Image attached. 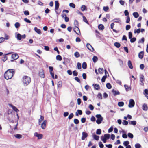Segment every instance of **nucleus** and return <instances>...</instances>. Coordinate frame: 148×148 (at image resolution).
<instances>
[{
    "label": "nucleus",
    "instance_id": "a18cd8bd",
    "mask_svg": "<svg viewBox=\"0 0 148 148\" xmlns=\"http://www.w3.org/2000/svg\"><path fill=\"white\" fill-rule=\"evenodd\" d=\"M140 81H144V76L143 75H141L140 76Z\"/></svg>",
    "mask_w": 148,
    "mask_h": 148
},
{
    "label": "nucleus",
    "instance_id": "7ed1b4c3",
    "mask_svg": "<svg viewBox=\"0 0 148 148\" xmlns=\"http://www.w3.org/2000/svg\"><path fill=\"white\" fill-rule=\"evenodd\" d=\"M110 137V134H105L104 136H101V140L103 141L104 143H105L106 142L107 140L109 139Z\"/></svg>",
    "mask_w": 148,
    "mask_h": 148
},
{
    "label": "nucleus",
    "instance_id": "864d4df0",
    "mask_svg": "<svg viewBox=\"0 0 148 148\" xmlns=\"http://www.w3.org/2000/svg\"><path fill=\"white\" fill-rule=\"evenodd\" d=\"M140 32V29L139 28L137 30H135L134 31V33H139Z\"/></svg>",
    "mask_w": 148,
    "mask_h": 148
},
{
    "label": "nucleus",
    "instance_id": "9b49d317",
    "mask_svg": "<svg viewBox=\"0 0 148 148\" xmlns=\"http://www.w3.org/2000/svg\"><path fill=\"white\" fill-rule=\"evenodd\" d=\"M12 58L14 60H16L19 58L18 55L17 53L12 54L11 56Z\"/></svg>",
    "mask_w": 148,
    "mask_h": 148
},
{
    "label": "nucleus",
    "instance_id": "6e6552de",
    "mask_svg": "<svg viewBox=\"0 0 148 148\" xmlns=\"http://www.w3.org/2000/svg\"><path fill=\"white\" fill-rule=\"evenodd\" d=\"M86 47L87 48L91 51L93 52V51L94 50V48L90 44H87Z\"/></svg>",
    "mask_w": 148,
    "mask_h": 148
},
{
    "label": "nucleus",
    "instance_id": "e2e57ef3",
    "mask_svg": "<svg viewBox=\"0 0 148 148\" xmlns=\"http://www.w3.org/2000/svg\"><path fill=\"white\" fill-rule=\"evenodd\" d=\"M144 41V38L143 37L142 38L141 40L138 41V43H143Z\"/></svg>",
    "mask_w": 148,
    "mask_h": 148
},
{
    "label": "nucleus",
    "instance_id": "f3484780",
    "mask_svg": "<svg viewBox=\"0 0 148 148\" xmlns=\"http://www.w3.org/2000/svg\"><path fill=\"white\" fill-rule=\"evenodd\" d=\"M144 51H142L140 52L138 54V57L140 59H142L144 56Z\"/></svg>",
    "mask_w": 148,
    "mask_h": 148
},
{
    "label": "nucleus",
    "instance_id": "37998d69",
    "mask_svg": "<svg viewBox=\"0 0 148 148\" xmlns=\"http://www.w3.org/2000/svg\"><path fill=\"white\" fill-rule=\"evenodd\" d=\"M75 56L77 58H78L80 56V54L78 52H76L74 53Z\"/></svg>",
    "mask_w": 148,
    "mask_h": 148
},
{
    "label": "nucleus",
    "instance_id": "b1692460",
    "mask_svg": "<svg viewBox=\"0 0 148 148\" xmlns=\"http://www.w3.org/2000/svg\"><path fill=\"white\" fill-rule=\"evenodd\" d=\"M93 86L95 88L96 90H98L100 89V86L99 84H93Z\"/></svg>",
    "mask_w": 148,
    "mask_h": 148
},
{
    "label": "nucleus",
    "instance_id": "ddd939ff",
    "mask_svg": "<svg viewBox=\"0 0 148 148\" xmlns=\"http://www.w3.org/2000/svg\"><path fill=\"white\" fill-rule=\"evenodd\" d=\"M34 30L38 34H41L42 33L40 29H38L36 27H35L34 28Z\"/></svg>",
    "mask_w": 148,
    "mask_h": 148
},
{
    "label": "nucleus",
    "instance_id": "774afa93",
    "mask_svg": "<svg viewBox=\"0 0 148 148\" xmlns=\"http://www.w3.org/2000/svg\"><path fill=\"white\" fill-rule=\"evenodd\" d=\"M108 148H112V145L110 144L108 145L106 144L105 145Z\"/></svg>",
    "mask_w": 148,
    "mask_h": 148
},
{
    "label": "nucleus",
    "instance_id": "3c124183",
    "mask_svg": "<svg viewBox=\"0 0 148 148\" xmlns=\"http://www.w3.org/2000/svg\"><path fill=\"white\" fill-rule=\"evenodd\" d=\"M141 147V145L139 143H136L135 145V148H140Z\"/></svg>",
    "mask_w": 148,
    "mask_h": 148
},
{
    "label": "nucleus",
    "instance_id": "1a4fd4ad",
    "mask_svg": "<svg viewBox=\"0 0 148 148\" xmlns=\"http://www.w3.org/2000/svg\"><path fill=\"white\" fill-rule=\"evenodd\" d=\"M112 21H113L115 23H119V24H121V22L120 19L119 18H115L114 19L112 20Z\"/></svg>",
    "mask_w": 148,
    "mask_h": 148
},
{
    "label": "nucleus",
    "instance_id": "72a5a7b5",
    "mask_svg": "<svg viewBox=\"0 0 148 148\" xmlns=\"http://www.w3.org/2000/svg\"><path fill=\"white\" fill-rule=\"evenodd\" d=\"M56 59L57 60L61 61L62 60V58L60 55H58L56 56Z\"/></svg>",
    "mask_w": 148,
    "mask_h": 148
},
{
    "label": "nucleus",
    "instance_id": "c85d7f7f",
    "mask_svg": "<svg viewBox=\"0 0 148 148\" xmlns=\"http://www.w3.org/2000/svg\"><path fill=\"white\" fill-rule=\"evenodd\" d=\"M62 83L61 82L59 81L58 82L57 84V87L58 88H60L62 87Z\"/></svg>",
    "mask_w": 148,
    "mask_h": 148
},
{
    "label": "nucleus",
    "instance_id": "c03bdc74",
    "mask_svg": "<svg viewBox=\"0 0 148 148\" xmlns=\"http://www.w3.org/2000/svg\"><path fill=\"white\" fill-rule=\"evenodd\" d=\"M106 86L107 88L109 89H110L112 88V86L109 83H108L106 84Z\"/></svg>",
    "mask_w": 148,
    "mask_h": 148
},
{
    "label": "nucleus",
    "instance_id": "f8f14e48",
    "mask_svg": "<svg viewBox=\"0 0 148 148\" xmlns=\"http://www.w3.org/2000/svg\"><path fill=\"white\" fill-rule=\"evenodd\" d=\"M62 16L63 18H64L66 22H68L69 21V18L68 17H67L66 15L65 14H63L62 15Z\"/></svg>",
    "mask_w": 148,
    "mask_h": 148
},
{
    "label": "nucleus",
    "instance_id": "4c0bfd02",
    "mask_svg": "<svg viewBox=\"0 0 148 148\" xmlns=\"http://www.w3.org/2000/svg\"><path fill=\"white\" fill-rule=\"evenodd\" d=\"M82 17H83V21L84 22L86 23H87V24H89V23H88V21L87 19H86V18L84 16H83Z\"/></svg>",
    "mask_w": 148,
    "mask_h": 148
},
{
    "label": "nucleus",
    "instance_id": "5701e85b",
    "mask_svg": "<svg viewBox=\"0 0 148 148\" xmlns=\"http://www.w3.org/2000/svg\"><path fill=\"white\" fill-rule=\"evenodd\" d=\"M11 106L12 107L13 110L15 111L17 113L18 112H19V110L18 109H17L16 107L13 106L12 105H11Z\"/></svg>",
    "mask_w": 148,
    "mask_h": 148
},
{
    "label": "nucleus",
    "instance_id": "423d86ee",
    "mask_svg": "<svg viewBox=\"0 0 148 148\" xmlns=\"http://www.w3.org/2000/svg\"><path fill=\"white\" fill-rule=\"evenodd\" d=\"M47 121L46 120H44L43 123L41 124V127L42 129L44 130L45 129L47 124Z\"/></svg>",
    "mask_w": 148,
    "mask_h": 148
},
{
    "label": "nucleus",
    "instance_id": "0eeeda50",
    "mask_svg": "<svg viewBox=\"0 0 148 148\" xmlns=\"http://www.w3.org/2000/svg\"><path fill=\"white\" fill-rule=\"evenodd\" d=\"M74 31L77 34L79 35L80 34V30L77 26H75L74 28Z\"/></svg>",
    "mask_w": 148,
    "mask_h": 148
},
{
    "label": "nucleus",
    "instance_id": "e433bc0d",
    "mask_svg": "<svg viewBox=\"0 0 148 148\" xmlns=\"http://www.w3.org/2000/svg\"><path fill=\"white\" fill-rule=\"evenodd\" d=\"M107 77V76L105 75L103 76L101 79V82H105V80Z\"/></svg>",
    "mask_w": 148,
    "mask_h": 148
},
{
    "label": "nucleus",
    "instance_id": "58836bf2",
    "mask_svg": "<svg viewBox=\"0 0 148 148\" xmlns=\"http://www.w3.org/2000/svg\"><path fill=\"white\" fill-rule=\"evenodd\" d=\"M69 6L70 7L74 8L75 7V5L73 3H71L69 4Z\"/></svg>",
    "mask_w": 148,
    "mask_h": 148
},
{
    "label": "nucleus",
    "instance_id": "20e7f679",
    "mask_svg": "<svg viewBox=\"0 0 148 148\" xmlns=\"http://www.w3.org/2000/svg\"><path fill=\"white\" fill-rule=\"evenodd\" d=\"M135 102L133 99H131L130 100L128 106L130 108H132L134 106Z\"/></svg>",
    "mask_w": 148,
    "mask_h": 148
},
{
    "label": "nucleus",
    "instance_id": "bf43d9fd",
    "mask_svg": "<svg viewBox=\"0 0 148 148\" xmlns=\"http://www.w3.org/2000/svg\"><path fill=\"white\" fill-rule=\"evenodd\" d=\"M124 14L126 16H129V13L128 11L127 10H125L124 12Z\"/></svg>",
    "mask_w": 148,
    "mask_h": 148
},
{
    "label": "nucleus",
    "instance_id": "79ce46f5",
    "mask_svg": "<svg viewBox=\"0 0 148 148\" xmlns=\"http://www.w3.org/2000/svg\"><path fill=\"white\" fill-rule=\"evenodd\" d=\"M130 143V142L128 141H125L123 142V144L125 146H126Z\"/></svg>",
    "mask_w": 148,
    "mask_h": 148
},
{
    "label": "nucleus",
    "instance_id": "c756f323",
    "mask_svg": "<svg viewBox=\"0 0 148 148\" xmlns=\"http://www.w3.org/2000/svg\"><path fill=\"white\" fill-rule=\"evenodd\" d=\"M136 124V122L135 121H131L129 122V124L135 125Z\"/></svg>",
    "mask_w": 148,
    "mask_h": 148
},
{
    "label": "nucleus",
    "instance_id": "338daca9",
    "mask_svg": "<svg viewBox=\"0 0 148 148\" xmlns=\"http://www.w3.org/2000/svg\"><path fill=\"white\" fill-rule=\"evenodd\" d=\"M86 8V7L84 5H82L81 8V10L83 11H84L85 10Z\"/></svg>",
    "mask_w": 148,
    "mask_h": 148
},
{
    "label": "nucleus",
    "instance_id": "c9c22d12",
    "mask_svg": "<svg viewBox=\"0 0 148 148\" xmlns=\"http://www.w3.org/2000/svg\"><path fill=\"white\" fill-rule=\"evenodd\" d=\"M99 73L101 74H102L103 73V69L102 68H100L98 69Z\"/></svg>",
    "mask_w": 148,
    "mask_h": 148
},
{
    "label": "nucleus",
    "instance_id": "2f4dec72",
    "mask_svg": "<svg viewBox=\"0 0 148 148\" xmlns=\"http://www.w3.org/2000/svg\"><path fill=\"white\" fill-rule=\"evenodd\" d=\"M94 139L97 140H98L99 139V136L95 134H94L92 136Z\"/></svg>",
    "mask_w": 148,
    "mask_h": 148
},
{
    "label": "nucleus",
    "instance_id": "dca6fc26",
    "mask_svg": "<svg viewBox=\"0 0 148 148\" xmlns=\"http://www.w3.org/2000/svg\"><path fill=\"white\" fill-rule=\"evenodd\" d=\"M112 92L114 96L120 94V92L119 91H118L115 90L114 89H113L112 90Z\"/></svg>",
    "mask_w": 148,
    "mask_h": 148
},
{
    "label": "nucleus",
    "instance_id": "473e14b6",
    "mask_svg": "<svg viewBox=\"0 0 148 148\" xmlns=\"http://www.w3.org/2000/svg\"><path fill=\"white\" fill-rule=\"evenodd\" d=\"M118 60L119 62V64L120 66L121 67H123V63L122 60L120 59H119Z\"/></svg>",
    "mask_w": 148,
    "mask_h": 148
},
{
    "label": "nucleus",
    "instance_id": "bb28decb",
    "mask_svg": "<svg viewBox=\"0 0 148 148\" xmlns=\"http://www.w3.org/2000/svg\"><path fill=\"white\" fill-rule=\"evenodd\" d=\"M122 132L123 133L122 135L123 138H127V134L125 133V132L124 130H123Z\"/></svg>",
    "mask_w": 148,
    "mask_h": 148
},
{
    "label": "nucleus",
    "instance_id": "8fccbe9b",
    "mask_svg": "<svg viewBox=\"0 0 148 148\" xmlns=\"http://www.w3.org/2000/svg\"><path fill=\"white\" fill-rule=\"evenodd\" d=\"M78 72L75 70L73 72V75L74 76H77L78 75Z\"/></svg>",
    "mask_w": 148,
    "mask_h": 148
},
{
    "label": "nucleus",
    "instance_id": "09e8293b",
    "mask_svg": "<svg viewBox=\"0 0 148 148\" xmlns=\"http://www.w3.org/2000/svg\"><path fill=\"white\" fill-rule=\"evenodd\" d=\"M127 135L128 137L131 138V139H132L133 138V135L131 133H128V134Z\"/></svg>",
    "mask_w": 148,
    "mask_h": 148
},
{
    "label": "nucleus",
    "instance_id": "f03ea898",
    "mask_svg": "<svg viewBox=\"0 0 148 148\" xmlns=\"http://www.w3.org/2000/svg\"><path fill=\"white\" fill-rule=\"evenodd\" d=\"M31 81L30 77L26 76H24L23 78V82L24 86H27Z\"/></svg>",
    "mask_w": 148,
    "mask_h": 148
},
{
    "label": "nucleus",
    "instance_id": "680f3d73",
    "mask_svg": "<svg viewBox=\"0 0 148 148\" xmlns=\"http://www.w3.org/2000/svg\"><path fill=\"white\" fill-rule=\"evenodd\" d=\"M99 145L100 148H103V147L104 145L101 142H100L99 143Z\"/></svg>",
    "mask_w": 148,
    "mask_h": 148
},
{
    "label": "nucleus",
    "instance_id": "f257e3e1",
    "mask_svg": "<svg viewBox=\"0 0 148 148\" xmlns=\"http://www.w3.org/2000/svg\"><path fill=\"white\" fill-rule=\"evenodd\" d=\"M15 74L14 69H10L6 71L4 74V78L7 80L11 79Z\"/></svg>",
    "mask_w": 148,
    "mask_h": 148
},
{
    "label": "nucleus",
    "instance_id": "0e129e2a",
    "mask_svg": "<svg viewBox=\"0 0 148 148\" xmlns=\"http://www.w3.org/2000/svg\"><path fill=\"white\" fill-rule=\"evenodd\" d=\"M97 97L99 99H101L102 98V95L100 93H98Z\"/></svg>",
    "mask_w": 148,
    "mask_h": 148
},
{
    "label": "nucleus",
    "instance_id": "ea45409f",
    "mask_svg": "<svg viewBox=\"0 0 148 148\" xmlns=\"http://www.w3.org/2000/svg\"><path fill=\"white\" fill-rule=\"evenodd\" d=\"M101 129H98L96 132V133L97 134L100 135L101 134Z\"/></svg>",
    "mask_w": 148,
    "mask_h": 148
},
{
    "label": "nucleus",
    "instance_id": "7c9ffc66",
    "mask_svg": "<svg viewBox=\"0 0 148 148\" xmlns=\"http://www.w3.org/2000/svg\"><path fill=\"white\" fill-rule=\"evenodd\" d=\"M92 60L94 62L96 63L98 60V58L96 56H94L92 58Z\"/></svg>",
    "mask_w": 148,
    "mask_h": 148
},
{
    "label": "nucleus",
    "instance_id": "a19ab883",
    "mask_svg": "<svg viewBox=\"0 0 148 148\" xmlns=\"http://www.w3.org/2000/svg\"><path fill=\"white\" fill-rule=\"evenodd\" d=\"M118 105L119 107H122L124 105V103L123 102H119L118 103Z\"/></svg>",
    "mask_w": 148,
    "mask_h": 148
},
{
    "label": "nucleus",
    "instance_id": "4be33fe9",
    "mask_svg": "<svg viewBox=\"0 0 148 148\" xmlns=\"http://www.w3.org/2000/svg\"><path fill=\"white\" fill-rule=\"evenodd\" d=\"M142 108L143 110H147L148 109V107L147 105L145 104H143L142 106Z\"/></svg>",
    "mask_w": 148,
    "mask_h": 148
},
{
    "label": "nucleus",
    "instance_id": "13d9d810",
    "mask_svg": "<svg viewBox=\"0 0 148 148\" xmlns=\"http://www.w3.org/2000/svg\"><path fill=\"white\" fill-rule=\"evenodd\" d=\"M74 122L75 124H77L79 123V121L77 119H75L74 120Z\"/></svg>",
    "mask_w": 148,
    "mask_h": 148
},
{
    "label": "nucleus",
    "instance_id": "5fc2aeb1",
    "mask_svg": "<svg viewBox=\"0 0 148 148\" xmlns=\"http://www.w3.org/2000/svg\"><path fill=\"white\" fill-rule=\"evenodd\" d=\"M126 22L128 23H129L130 21V18L129 16H127L126 17Z\"/></svg>",
    "mask_w": 148,
    "mask_h": 148
},
{
    "label": "nucleus",
    "instance_id": "de8ad7c7",
    "mask_svg": "<svg viewBox=\"0 0 148 148\" xmlns=\"http://www.w3.org/2000/svg\"><path fill=\"white\" fill-rule=\"evenodd\" d=\"M15 27L16 28H18L20 26V24L19 23L17 22L14 24Z\"/></svg>",
    "mask_w": 148,
    "mask_h": 148
},
{
    "label": "nucleus",
    "instance_id": "4d7b16f0",
    "mask_svg": "<svg viewBox=\"0 0 148 148\" xmlns=\"http://www.w3.org/2000/svg\"><path fill=\"white\" fill-rule=\"evenodd\" d=\"M43 137V135L42 134H39L38 136H37V137L38 138V139H41Z\"/></svg>",
    "mask_w": 148,
    "mask_h": 148
},
{
    "label": "nucleus",
    "instance_id": "6ab92c4d",
    "mask_svg": "<svg viewBox=\"0 0 148 148\" xmlns=\"http://www.w3.org/2000/svg\"><path fill=\"white\" fill-rule=\"evenodd\" d=\"M15 37L18 40H21V35L19 33H18L15 36Z\"/></svg>",
    "mask_w": 148,
    "mask_h": 148
},
{
    "label": "nucleus",
    "instance_id": "412c9836",
    "mask_svg": "<svg viewBox=\"0 0 148 148\" xmlns=\"http://www.w3.org/2000/svg\"><path fill=\"white\" fill-rule=\"evenodd\" d=\"M127 64L128 67L130 68L131 69H133V66L132 64L131 61L130 60H129Z\"/></svg>",
    "mask_w": 148,
    "mask_h": 148
},
{
    "label": "nucleus",
    "instance_id": "49530a36",
    "mask_svg": "<svg viewBox=\"0 0 148 148\" xmlns=\"http://www.w3.org/2000/svg\"><path fill=\"white\" fill-rule=\"evenodd\" d=\"M82 67L83 69H86L87 67V64L86 62H84L82 64Z\"/></svg>",
    "mask_w": 148,
    "mask_h": 148
},
{
    "label": "nucleus",
    "instance_id": "9d476101",
    "mask_svg": "<svg viewBox=\"0 0 148 148\" xmlns=\"http://www.w3.org/2000/svg\"><path fill=\"white\" fill-rule=\"evenodd\" d=\"M39 74L40 77L42 78L45 77V75L44 71L42 70H40L39 72Z\"/></svg>",
    "mask_w": 148,
    "mask_h": 148
},
{
    "label": "nucleus",
    "instance_id": "603ef678",
    "mask_svg": "<svg viewBox=\"0 0 148 148\" xmlns=\"http://www.w3.org/2000/svg\"><path fill=\"white\" fill-rule=\"evenodd\" d=\"M130 39V42L131 43H133L136 41V38L135 37H133L132 38Z\"/></svg>",
    "mask_w": 148,
    "mask_h": 148
},
{
    "label": "nucleus",
    "instance_id": "4468645a",
    "mask_svg": "<svg viewBox=\"0 0 148 148\" xmlns=\"http://www.w3.org/2000/svg\"><path fill=\"white\" fill-rule=\"evenodd\" d=\"M124 87L126 91H128L131 90V87L130 86H129L125 84L124 85Z\"/></svg>",
    "mask_w": 148,
    "mask_h": 148
},
{
    "label": "nucleus",
    "instance_id": "aec40b11",
    "mask_svg": "<svg viewBox=\"0 0 148 148\" xmlns=\"http://www.w3.org/2000/svg\"><path fill=\"white\" fill-rule=\"evenodd\" d=\"M14 136L16 138L18 139H21L22 137V135L20 134H16L14 135Z\"/></svg>",
    "mask_w": 148,
    "mask_h": 148
},
{
    "label": "nucleus",
    "instance_id": "052dcab7",
    "mask_svg": "<svg viewBox=\"0 0 148 148\" xmlns=\"http://www.w3.org/2000/svg\"><path fill=\"white\" fill-rule=\"evenodd\" d=\"M74 24L75 26H77L78 25V21L77 20H75L74 21Z\"/></svg>",
    "mask_w": 148,
    "mask_h": 148
},
{
    "label": "nucleus",
    "instance_id": "39448f33",
    "mask_svg": "<svg viewBox=\"0 0 148 148\" xmlns=\"http://www.w3.org/2000/svg\"><path fill=\"white\" fill-rule=\"evenodd\" d=\"M88 136V134L87 133L84 132H83L82 133V136L81 138L82 140H84Z\"/></svg>",
    "mask_w": 148,
    "mask_h": 148
},
{
    "label": "nucleus",
    "instance_id": "a211bd4d",
    "mask_svg": "<svg viewBox=\"0 0 148 148\" xmlns=\"http://www.w3.org/2000/svg\"><path fill=\"white\" fill-rule=\"evenodd\" d=\"M103 118H100V119H97L96 121L97 123L98 124H101L102 122L103 121Z\"/></svg>",
    "mask_w": 148,
    "mask_h": 148
},
{
    "label": "nucleus",
    "instance_id": "cd10ccee",
    "mask_svg": "<svg viewBox=\"0 0 148 148\" xmlns=\"http://www.w3.org/2000/svg\"><path fill=\"white\" fill-rule=\"evenodd\" d=\"M98 28L100 30H103L104 28V26L102 24H100L98 26Z\"/></svg>",
    "mask_w": 148,
    "mask_h": 148
},
{
    "label": "nucleus",
    "instance_id": "a878e982",
    "mask_svg": "<svg viewBox=\"0 0 148 148\" xmlns=\"http://www.w3.org/2000/svg\"><path fill=\"white\" fill-rule=\"evenodd\" d=\"M44 119V117L43 116H40V118L38 120V124L40 125L42 121Z\"/></svg>",
    "mask_w": 148,
    "mask_h": 148
},
{
    "label": "nucleus",
    "instance_id": "69168bd1",
    "mask_svg": "<svg viewBox=\"0 0 148 148\" xmlns=\"http://www.w3.org/2000/svg\"><path fill=\"white\" fill-rule=\"evenodd\" d=\"M77 67L79 69L81 68V64L80 63L78 62L77 63Z\"/></svg>",
    "mask_w": 148,
    "mask_h": 148
},
{
    "label": "nucleus",
    "instance_id": "6e6d98bb",
    "mask_svg": "<svg viewBox=\"0 0 148 148\" xmlns=\"http://www.w3.org/2000/svg\"><path fill=\"white\" fill-rule=\"evenodd\" d=\"M123 124L124 125H126L128 124V122L125 120H123Z\"/></svg>",
    "mask_w": 148,
    "mask_h": 148
},
{
    "label": "nucleus",
    "instance_id": "f704fd0d",
    "mask_svg": "<svg viewBox=\"0 0 148 148\" xmlns=\"http://www.w3.org/2000/svg\"><path fill=\"white\" fill-rule=\"evenodd\" d=\"M114 45L117 48H119L120 47L121 45L119 42H116L114 43Z\"/></svg>",
    "mask_w": 148,
    "mask_h": 148
},
{
    "label": "nucleus",
    "instance_id": "393cba45",
    "mask_svg": "<svg viewBox=\"0 0 148 148\" xmlns=\"http://www.w3.org/2000/svg\"><path fill=\"white\" fill-rule=\"evenodd\" d=\"M133 15L135 18H137L139 16L138 13L136 12H134L133 13Z\"/></svg>",
    "mask_w": 148,
    "mask_h": 148
},
{
    "label": "nucleus",
    "instance_id": "2eb2a0df",
    "mask_svg": "<svg viewBox=\"0 0 148 148\" xmlns=\"http://www.w3.org/2000/svg\"><path fill=\"white\" fill-rule=\"evenodd\" d=\"M55 10H57L59 6V4L58 3V1H55Z\"/></svg>",
    "mask_w": 148,
    "mask_h": 148
}]
</instances>
